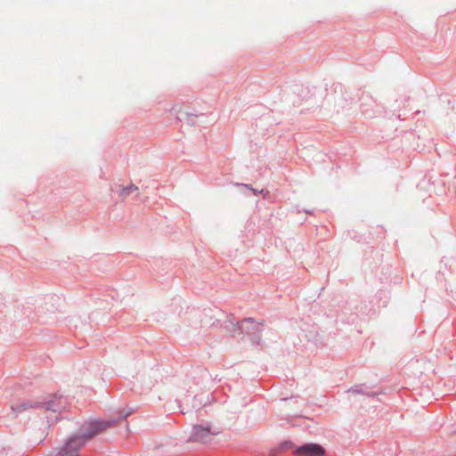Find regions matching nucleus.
<instances>
[{
	"instance_id": "0eeeda50",
	"label": "nucleus",
	"mask_w": 456,
	"mask_h": 456,
	"mask_svg": "<svg viewBox=\"0 0 456 456\" xmlns=\"http://www.w3.org/2000/svg\"><path fill=\"white\" fill-rule=\"evenodd\" d=\"M132 193H139V188L134 184H130L126 187H124L119 194V196L123 199H126Z\"/></svg>"
},
{
	"instance_id": "423d86ee",
	"label": "nucleus",
	"mask_w": 456,
	"mask_h": 456,
	"mask_svg": "<svg viewBox=\"0 0 456 456\" xmlns=\"http://www.w3.org/2000/svg\"><path fill=\"white\" fill-rule=\"evenodd\" d=\"M295 454L297 456H324L325 450L317 444H305L297 447Z\"/></svg>"
},
{
	"instance_id": "39448f33",
	"label": "nucleus",
	"mask_w": 456,
	"mask_h": 456,
	"mask_svg": "<svg viewBox=\"0 0 456 456\" xmlns=\"http://www.w3.org/2000/svg\"><path fill=\"white\" fill-rule=\"evenodd\" d=\"M86 442V439L82 434L75 435L66 441L63 447L60 450L58 455L63 454L64 452L67 454L77 453L78 450L84 446Z\"/></svg>"
},
{
	"instance_id": "20e7f679",
	"label": "nucleus",
	"mask_w": 456,
	"mask_h": 456,
	"mask_svg": "<svg viewBox=\"0 0 456 456\" xmlns=\"http://www.w3.org/2000/svg\"><path fill=\"white\" fill-rule=\"evenodd\" d=\"M233 326L232 335H240L241 333H245L248 335H254L261 330V324L256 322L252 318L244 319L240 322H237L234 324L231 322Z\"/></svg>"
},
{
	"instance_id": "9b49d317",
	"label": "nucleus",
	"mask_w": 456,
	"mask_h": 456,
	"mask_svg": "<svg viewBox=\"0 0 456 456\" xmlns=\"http://www.w3.org/2000/svg\"><path fill=\"white\" fill-rule=\"evenodd\" d=\"M46 418H47V419H48V422H50V421L52 420V419H53V418H51L50 416H47Z\"/></svg>"
},
{
	"instance_id": "f257e3e1",
	"label": "nucleus",
	"mask_w": 456,
	"mask_h": 456,
	"mask_svg": "<svg viewBox=\"0 0 456 456\" xmlns=\"http://www.w3.org/2000/svg\"><path fill=\"white\" fill-rule=\"evenodd\" d=\"M69 403L68 399L61 395H53L48 400L43 402H35L32 403L30 401L24 402L16 405H13L12 409L14 411L21 412L30 408H44L47 411H51L53 413L57 414L54 417V419L57 420L60 419V416L62 412L68 410Z\"/></svg>"
},
{
	"instance_id": "f03ea898",
	"label": "nucleus",
	"mask_w": 456,
	"mask_h": 456,
	"mask_svg": "<svg viewBox=\"0 0 456 456\" xmlns=\"http://www.w3.org/2000/svg\"><path fill=\"white\" fill-rule=\"evenodd\" d=\"M129 413L124 416H120L118 419H108V420H101V419H91L86 421L83 425L82 435L88 442L93 439L96 436H98L101 432L106 430L107 428H113L116 426L117 422L119 419H125Z\"/></svg>"
},
{
	"instance_id": "1a4fd4ad",
	"label": "nucleus",
	"mask_w": 456,
	"mask_h": 456,
	"mask_svg": "<svg viewBox=\"0 0 456 456\" xmlns=\"http://www.w3.org/2000/svg\"><path fill=\"white\" fill-rule=\"evenodd\" d=\"M281 446L284 449H289L293 447V444L291 442H285Z\"/></svg>"
},
{
	"instance_id": "7ed1b4c3",
	"label": "nucleus",
	"mask_w": 456,
	"mask_h": 456,
	"mask_svg": "<svg viewBox=\"0 0 456 456\" xmlns=\"http://www.w3.org/2000/svg\"><path fill=\"white\" fill-rule=\"evenodd\" d=\"M219 433L218 429L212 428L210 425H194L189 441L205 444L209 442L213 436Z\"/></svg>"
},
{
	"instance_id": "6e6552de",
	"label": "nucleus",
	"mask_w": 456,
	"mask_h": 456,
	"mask_svg": "<svg viewBox=\"0 0 456 456\" xmlns=\"http://www.w3.org/2000/svg\"><path fill=\"white\" fill-rule=\"evenodd\" d=\"M240 185L245 186L247 188H249L253 191V193L256 194V195L258 194V193H263L264 192V190L257 191L256 189L250 188L248 184L240 183Z\"/></svg>"
},
{
	"instance_id": "9d476101",
	"label": "nucleus",
	"mask_w": 456,
	"mask_h": 456,
	"mask_svg": "<svg viewBox=\"0 0 456 456\" xmlns=\"http://www.w3.org/2000/svg\"><path fill=\"white\" fill-rule=\"evenodd\" d=\"M58 456H78V453L67 454L66 452H64L63 454H61V455H58Z\"/></svg>"
}]
</instances>
